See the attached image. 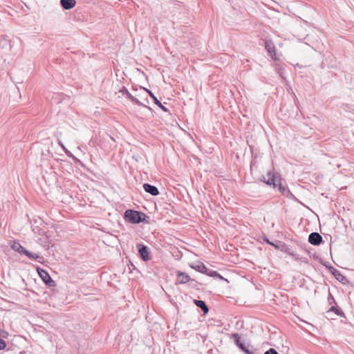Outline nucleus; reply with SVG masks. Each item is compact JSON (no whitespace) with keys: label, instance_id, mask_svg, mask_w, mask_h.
<instances>
[{"label":"nucleus","instance_id":"obj_17","mask_svg":"<svg viewBox=\"0 0 354 354\" xmlns=\"http://www.w3.org/2000/svg\"><path fill=\"white\" fill-rule=\"evenodd\" d=\"M328 314L330 313H335L337 315L341 317H345L344 313L337 306H331L326 312Z\"/></svg>","mask_w":354,"mask_h":354},{"label":"nucleus","instance_id":"obj_29","mask_svg":"<svg viewBox=\"0 0 354 354\" xmlns=\"http://www.w3.org/2000/svg\"><path fill=\"white\" fill-rule=\"evenodd\" d=\"M59 145L62 147V146H64L61 140H59Z\"/></svg>","mask_w":354,"mask_h":354},{"label":"nucleus","instance_id":"obj_7","mask_svg":"<svg viewBox=\"0 0 354 354\" xmlns=\"http://www.w3.org/2000/svg\"><path fill=\"white\" fill-rule=\"evenodd\" d=\"M120 93H122L123 95H126L127 97L134 104L138 106H143V104L140 102L136 97H133L127 90L125 86H122L120 90Z\"/></svg>","mask_w":354,"mask_h":354},{"label":"nucleus","instance_id":"obj_20","mask_svg":"<svg viewBox=\"0 0 354 354\" xmlns=\"http://www.w3.org/2000/svg\"><path fill=\"white\" fill-rule=\"evenodd\" d=\"M205 274L211 277L218 278L221 280H225V279L215 270H209L207 269V272H205Z\"/></svg>","mask_w":354,"mask_h":354},{"label":"nucleus","instance_id":"obj_12","mask_svg":"<svg viewBox=\"0 0 354 354\" xmlns=\"http://www.w3.org/2000/svg\"><path fill=\"white\" fill-rule=\"evenodd\" d=\"M263 181L268 185H272L274 188L277 187V184L276 183V176L274 174L271 172L268 173V179L263 177Z\"/></svg>","mask_w":354,"mask_h":354},{"label":"nucleus","instance_id":"obj_14","mask_svg":"<svg viewBox=\"0 0 354 354\" xmlns=\"http://www.w3.org/2000/svg\"><path fill=\"white\" fill-rule=\"evenodd\" d=\"M75 0H60V5L64 10H70L75 7Z\"/></svg>","mask_w":354,"mask_h":354},{"label":"nucleus","instance_id":"obj_21","mask_svg":"<svg viewBox=\"0 0 354 354\" xmlns=\"http://www.w3.org/2000/svg\"><path fill=\"white\" fill-rule=\"evenodd\" d=\"M24 254H25L31 259H37L40 257L38 254L32 253L27 250H24Z\"/></svg>","mask_w":354,"mask_h":354},{"label":"nucleus","instance_id":"obj_2","mask_svg":"<svg viewBox=\"0 0 354 354\" xmlns=\"http://www.w3.org/2000/svg\"><path fill=\"white\" fill-rule=\"evenodd\" d=\"M234 343L245 354H256V350L250 345L246 346L243 342L241 341V337L238 333L232 335Z\"/></svg>","mask_w":354,"mask_h":354},{"label":"nucleus","instance_id":"obj_11","mask_svg":"<svg viewBox=\"0 0 354 354\" xmlns=\"http://www.w3.org/2000/svg\"><path fill=\"white\" fill-rule=\"evenodd\" d=\"M265 48L268 53L270 55L272 59H276L274 57L276 55L275 53V46L272 41H266L265 43Z\"/></svg>","mask_w":354,"mask_h":354},{"label":"nucleus","instance_id":"obj_15","mask_svg":"<svg viewBox=\"0 0 354 354\" xmlns=\"http://www.w3.org/2000/svg\"><path fill=\"white\" fill-rule=\"evenodd\" d=\"M194 303L197 307L201 309L204 314H207L208 313L209 308L204 301L194 299Z\"/></svg>","mask_w":354,"mask_h":354},{"label":"nucleus","instance_id":"obj_30","mask_svg":"<svg viewBox=\"0 0 354 354\" xmlns=\"http://www.w3.org/2000/svg\"><path fill=\"white\" fill-rule=\"evenodd\" d=\"M295 102H296V103H298V100L297 99V97H296V96H295Z\"/></svg>","mask_w":354,"mask_h":354},{"label":"nucleus","instance_id":"obj_10","mask_svg":"<svg viewBox=\"0 0 354 354\" xmlns=\"http://www.w3.org/2000/svg\"><path fill=\"white\" fill-rule=\"evenodd\" d=\"M334 277L335 278L339 281L341 283L344 285H346L349 283L348 279L346 278V276L342 274V272L338 270H334Z\"/></svg>","mask_w":354,"mask_h":354},{"label":"nucleus","instance_id":"obj_23","mask_svg":"<svg viewBox=\"0 0 354 354\" xmlns=\"http://www.w3.org/2000/svg\"><path fill=\"white\" fill-rule=\"evenodd\" d=\"M328 301L329 304H336L335 300L330 293H329V295H328Z\"/></svg>","mask_w":354,"mask_h":354},{"label":"nucleus","instance_id":"obj_1","mask_svg":"<svg viewBox=\"0 0 354 354\" xmlns=\"http://www.w3.org/2000/svg\"><path fill=\"white\" fill-rule=\"evenodd\" d=\"M146 217L145 214L133 209L126 210L124 214V219L133 224H138L145 221Z\"/></svg>","mask_w":354,"mask_h":354},{"label":"nucleus","instance_id":"obj_13","mask_svg":"<svg viewBox=\"0 0 354 354\" xmlns=\"http://www.w3.org/2000/svg\"><path fill=\"white\" fill-rule=\"evenodd\" d=\"M11 48V40L9 39V37L8 36L1 35V48H3L7 51H10Z\"/></svg>","mask_w":354,"mask_h":354},{"label":"nucleus","instance_id":"obj_28","mask_svg":"<svg viewBox=\"0 0 354 354\" xmlns=\"http://www.w3.org/2000/svg\"><path fill=\"white\" fill-rule=\"evenodd\" d=\"M6 347V342L1 339V350H3Z\"/></svg>","mask_w":354,"mask_h":354},{"label":"nucleus","instance_id":"obj_27","mask_svg":"<svg viewBox=\"0 0 354 354\" xmlns=\"http://www.w3.org/2000/svg\"><path fill=\"white\" fill-rule=\"evenodd\" d=\"M328 268L330 270V272L333 274V275L334 276V273H335V270H337V269L335 268L333 266H329V267H328Z\"/></svg>","mask_w":354,"mask_h":354},{"label":"nucleus","instance_id":"obj_26","mask_svg":"<svg viewBox=\"0 0 354 354\" xmlns=\"http://www.w3.org/2000/svg\"><path fill=\"white\" fill-rule=\"evenodd\" d=\"M8 335V333L4 330H1V339L6 338Z\"/></svg>","mask_w":354,"mask_h":354},{"label":"nucleus","instance_id":"obj_24","mask_svg":"<svg viewBox=\"0 0 354 354\" xmlns=\"http://www.w3.org/2000/svg\"><path fill=\"white\" fill-rule=\"evenodd\" d=\"M265 354H279L278 352L272 348H270L265 352Z\"/></svg>","mask_w":354,"mask_h":354},{"label":"nucleus","instance_id":"obj_9","mask_svg":"<svg viewBox=\"0 0 354 354\" xmlns=\"http://www.w3.org/2000/svg\"><path fill=\"white\" fill-rule=\"evenodd\" d=\"M149 95L153 100L154 103L158 105L163 111L168 112L169 110L158 100L155 95L149 89L144 88Z\"/></svg>","mask_w":354,"mask_h":354},{"label":"nucleus","instance_id":"obj_3","mask_svg":"<svg viewBox=\"0 0 354 354\" xmlns=\"http://www.w3.org/2000/svg\"><path fill=\"white\" fill-rule=\"evenodd\" d=\"M37 272L43 281L49 286H54L55 285V281L51 279L48 272L40 268H37Z\"/></svg>","mask_w":354,"mask_h":354},{"label":"nucleus","instance_id":"obj_16","mask_svg":"<svg viewBox=\"0 0 354 354\" xmlns=\"http://www.w3.org/2000/svg\"><path fill=\"white\" fill-rule=\"evenodd\" d=\"M191 268L197 272L205 274V272H207V268L206 266L201 262H198L196 264H193L191 266Z\"/></svg>","mask_w":354,"mask_h":354},{"label":"nucleus","instance_id":"obj_5","mask_svg":"<svg viewBox=\"0 0 354 354\" xmlns=\"http://www.w3.org/2000/svg\"><path fill=\"white\" fill-rule=\"evenodd\" d=\"M191 281L192 282L196 281L194 279H192L190 277L186 272L178 271L176 274V283L178 284H185L188 281Z\"/></svg>","mask_w":354,"mask_h":354},{"label":"nucleus","instance_id":"obj_6","mask_svg":"<svg viewBox=\"0 0 354 354\" xmlns=\"http://www.w3.org/2000/svg\"><path fill=\"white\" fill-rule=\"evenodd\" d=\"M322 241L323 238L318 232H312L308 236V242L313 245H319Z\"/></svg>","mask_w":354,"mask_h":354},{"label":"nucleus","instance_id":"obj_18","mask_svg":"<svg viewBox=\"0 0 354 354\" xmlns=\"http://www.w3.org/2000/svg\"><path fill=\"white\" fill-rule=\"evenodd\" d=\"M278 187H279V190L280 191V192L287 196V197H292L293 196L292 194L291 193V192L285 186H283L281 183H279V184L277 185Z\"/></svg>","mask_w":354,"mask_h":354},{"label":"nucleus","instance_id":"obj_8","mask_svg":"<svg viewBox=\"0 0 354 354\" xmlns=\"http://www.w3.org/2000/svg\"><path fill=\"white\" fill-rule=\"evenodd\" d=\"M143 189L146 192L153 196H158L160 194L158 189L156 186L149 183H145L143 185Z\"/></svg>","mask_w":354,"mask_h":354},{"label":"nucleus","instance_id":"obj_4","mask_svg":"<svg viewBox=\"0 0 354 354\" xmlns=\"http://www.w3.org/2000/svg\"><path fill=\"white\" fill-rule=\"evenodd\" d=\"M137 248L138 250V253L140 258L144 261H147L150 259L149 256V250L148 247L144 244L138 243L137 244Z\"/></svg>","mask_w":354,"mask_h":354},{"label":"nucleus","instance_id":"obj_25","mask_svg":"<svg viewBox=\"0 0 354 354\" xmlns=\"http://www.w3.org/2000/svg\"><path fill=\"white\" fill-rule=\"evenodd\" d=\"M62 149L64 151V152L66 153V154L69 156V157H73V155L71 153V152L70 151H68L66 147L65 146H62Z\"/></svg>","mask_w":354,"mask_h":354},{"label":"nucleus","instance_id":"obj_19","mask_svg":"<svg viewBox=\"0 0 354 354\" xmlns=\"http://www.w3.org/2000/svg\"><path fill=\"white\" fill-rule=\"evenodd\" d=\"M11 247L13 250L17 251L20 254H24V250H26L23 246H21L19 242L17 241H14Z\"/></svg>","mask_w":354,"mask_h":354},{"label":"nucleus","instance_id":"obj_22","mask_svg":"<svg viewBox=\"0 0 354 354\" xmlns=\"http://www.w3.org/2000/svg\"><path fill=\"white\" fill-rule=\"evenodd\" d=\"M264 241L268 244L274 247L277 249H279V246L277 244H274L273 242L270 241L267 237L264 238Z\"/></svg>","mask_w":354,"mask_h":354}]
</instances>
